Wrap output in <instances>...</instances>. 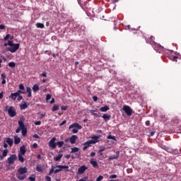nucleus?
I'll return each instance as SVG.
<instances>
[{
  "label": "nucleus",
  "instance_id": "obj_33",
  "mask_svg": "<svg viewBox=\"0 0 181 181\" xmlns=\"http://www.w3.org/2000/svg\"><path fill=\"white\" fill-rule=\"evenodd\" d=\"M25 177H26V175H17V178H18L19 180H25Z\"/></svg>",
  "mask_w": 181,
  "mask_h": 181
},
{
  "label": "nucleus",
  "instance_id": "obj_47",
  "mask_svg": "<svg viewBox=\"0 0 181 181\" xmlns=\"http://www.w3.org/2000/svg\"><path fill=\"white\" fill-rule=\"evenodd\" d=\"M93 101H95V103H97V101L98 100V97H97V96H93Z\"/></svg>",
  "mask_w": 181,
  "mask_h": 181
},
{
  "label": "nucleus",
  "instance_id": "obj_28",
  "mask_svg": "<svg viewBox=\"0 0 181 181\" xmlns=\"http://www.w3.org/2000/svg\"><path fill=\"white\" fill-rule=\"evenodd\" d=\"M80 151V148L78 147H74L71 148V153H76V152H78Z\"/></svg>",
  "mask_w": 181,
  "mask_h": 181
},
{
  "label": "nucleus",
  "instance_id": "obj_53",
  "mask_svg": "<svg viewBox=\"0 0 181 181\" xmlns=\"http://www.w3.org/2000/svg\"><path fill=\"white\" fill-rule=\"evenodd\" d=\"M146 127H149V125H151V122L149 120H147L146 122H145Z\"/></svg>",
  "mask_w": 181,
  "mask_h": 181
},
{
  "label": "nucleus",
  "instance_id": "obj_24",
  "mask_svg": "<svg viewBox=\"0 0 181 181\" xmlns=\"http://www.w3.org/2000/svg\"><path fill=\"white\" fill-rule=\"evenodd\" d=\"M25 154H19L18 153V160L21 162V163H23L25 162V158H23V156Z\"/></svg>",
  "mask_w": 181,
  "mask_h": 181
},
{
  "label": "nucleus",
  "instance_id": "obj_45",
  "mask_svg": "<svg viewBox=\"0 0 181 181\" xmlns=\"http://www.w3.org/2000/svg\"><path fill=\"white\" fill-rule=\"evenodd\" d=\"M117 175H112L110 176V179H117Z\"/></svg>",
  "mask_w": 181,
  "mask_h": 181
},
{
  "label": "nucleus",
  "instance_id": "obj_14",
  "mask_svg": "<svg viewBox=\"0 0 181 181\" xmlns=\"http://www.w3.org/2000/svg\"><path fill=\"white\" fill-rule=\"evenodd\" d=\"M6 144H8V145L10 146V147H12L13 145V139L8 137L6 139Z\"/></svg>",
  "mask_w": 181,
  "mask_h": 181
},
{
  "label": "nucleus",
  "instance_id": "obj_21",
  "mask_svg": "<svg viewBox=\"0 0 181 181\" xmlns=\"http://www.w3.org/2000/svg\"><path fill=\"white\" fill-rule=\"evenodd\" d=\"M14 144L15 145H19L21 144V139L18 136H14Z\"/></svg>",
  "mask_w": 181,
  "mask_h": 181
},
{
  "label": "nucleus",
  "instance_id": "obj_17",
  "mask_svg": "<svg viewBox=\"0 0 181 181\" xmlns=\"http://www.w3.org/2000/svg\"><path fill=\"white\" fill-rule=\"evenodd\" d=\"M25 153H26V147L25 146H21L19 154L25 155Z\"/></svg>",
  "mask_w": 181,
  "mask_h": 181
},
{
  "label": "nucleus",
  "instance_id": "obj_23",
  "mask_svg": "<svg viewBox=\"0 0 181 181\" xmlns=\"http://www.w3.org/2000/svg\"><path fill=\"white\" fill-rule=\"evenodd\" d=\"M28 107H29V103H25L23 104L20 105L21 110H26Z\"/></svg>",
  "mask_w": 181,
  "mask_h": 181
},
{
  "label": "nucleus",
  "instance_id": "obj_15",
  "mask_svg": "<svg viewBox=\"0 0 181 181\" xmlns=\"http://www.w3.org/2000/svg\"><path fill=\"white\" fill-rule=\"evenodd\" d=\"M110 107L108 105H105L104 107H101L99 110L101 112H107V111H109Z\"/></svg>",
  "mask_w": 181,
  "mask_h": 181
},
{
  "label": "nucleus",
  "instance_id": "obj_42",
  "mask_svg": "<svg viewBox=\"0 0 181 181\" xmlns=\"http://www.w3.org/2000/svg\"><path fill=\"white\" fill-rule=\"evenodd\" d=\"M104 179V177L103 175H100L97 179L96 181H101Z\"/></svg>",
  "mask_w": 181,
  "mask_h": 181
},
{
  "label": "nucleus",
  "instance_id": "obj_3",
  "mask_svg": "<svg viewBox=\"0 0 181 181\" xmlns=\"http://www.w3.org/2000/svg\"><path fill=\"white\" fill-rule=\"evenodd\" d=\"M18 125L20 127V129L22 131V135L23 136H25L26 134H28V129L25 126V124H23V121L19 120L18 121Z\"/></svg>",
  "mask_w": 181,
  "mask_h": 181
},
{
  "label": "nucleus",
  "instance_id": "obj_50",
  "mask_svg": "<svg viewBox=\"0 0 181 181\" xmlns=\"http://www.w3.org/2000/svg\"><path fill=\"white\" fill-rule=\"evenodd\" d=\"M45 180H46L47 181H52V177H50L49 176H46V177H45Z\"/></svg>",
  "mask_w": 181,
  "mask_h": 181
},
{
  "label": "nucleus",
  "instance_id": "obj_43",
  "mask_svg": "<svg viewBox=\"0 0 181 181\" xmlns=\"http://www.w3.org/2000/svg\"><path fill=\"white\" fill-rule=\"evenodd\" d=\"M50 98H52V95L47 94V97H46V101H49V100H50Z\"/></svg>",
  "mask_w": 181,
  "mask_h": 181
},
{
  "label": "nucleus",
  "instance_id": "obj_35",
  "mask_svg": "<svg viewBox=\"0 0 181 181\" xmlns=\"http://www.w3.org/2000/svg\"><path fill=\"white\" fill-rule=\"evenodd\" d=\"M64 145V141H57V146H59V148H62Z\"/></svg>",
  "mask_w": 181,
  "mask_h": 181
},
{
  "label": "nucleus",
  "instance_id": "obj_18",
  "mask_svg": "<svg viewBox=\"0 0 181 181\" xmlns=\"http://www.w3.org/2000/svg\"><path fill=\"white\" fill-rule=\"evenodd\" d=\"M100 138H101L100 135L93 136L91 137L92 140H90V141H93L95 142V143H92V144H97V142H98V139H100Z\"/></svg>",
  "mask_w": 181,
  "mask_h": 181
},
{
  "label": "nucleus",
  "instance_id": "obj_34",
  "mask_svg": "<svg viewBox=\"0 0 181 181\" xmlns=\"http://www.w3.org/2000/svg\"><path fill=\"white\" fill-rule=\"evenodd\" d=\"M54 169H56V167L55 166H52L51 167V169H50V170H49V176H50V175H52V173H54Z\"/></svg>",
  "mask_w": 181,
  "mask_h": 181
},
{
  "label": "nucleus",
  "instance_id": "obj_29",
  "mask_svg": "<svg viewBox=\"0 0 181 181\" xmlns=\"http://www.w3.org/2000/svg\"><path fill=\"white\" fill-rule=\"evenodd\" d=\"M62 158H63V154L60 153L54 158V160H56V162H59Z\"/></svg>",
  "mask_w": 181,
  "mask_h": 181
},
{
  "label": "nucleus",
  "instance_id": "obj_30",
  "mask_svg": "<svg viewBox=\"0 0 181 181\" xmlns=\"http://www.w3.org/2000/svg\"><path fill=\"white\" fill-rule=\"evenodd\" d=\"M33 91L36 93V91H39V85L35 84L33 87Z\"/></svg>",
  "mask_w": 181,
  "mask_h": 181
},
{
  "label": "nucleus",
  "instance_id": "obj_27",
  "mask_svg": "<svg viewBox=\"0 0 181 181\" xmlns=\"http://www.w3.org/2000/svg\"><path fill=\"white\" fill-rule=\"evenodd\" d=\"M18 93H11L10 95V98H11L12 100H13L15 101V100H16V98H18Z\"/></svg>",
  "mask_w": 181,
  "mask_h": 181
},
{
  "label": "nucleus",
  "instance_id": "obj_6",
  "mask_svg": "<svg viewBox=\"0 0 181 181\" xmlns=\"http://www.w3.org/2000/svg\"><path fill=\"white\" fill-rule=\"evenodd\" d=\"M122 110L124 111L125 114L128 115V117H131V115H132V109L131 107L128 105H124Z\"/></svg>",
  "mask_w": 181,
  "mask_h": 181
},
{
  "label": "nucleus",
  "instance_id": "obj_52",
  "mask_svg": "<svg viewBox=\"0 0 181 181\" xmlns=\"http://www.w3.org/2000/svg\"><path fill=\"white\" fill-rule=\"evenodd\" d=\"M66 122H67V121L64 120L63 122H62L61 124H59V127H63V125H64V124H66Z\"/></svg>",
  "mask_w": 181,
  "mask_h": 181
},
{
  "label": "nucleus",
  "instance_id": "obj_60",
  "mask_svg": "<svg viewBox=\"0 0 181 181\" xmlns=\"http://www.w3.org/2000/svg\"><path fill=\"white\" fill-rule=\"evenodd\" d=\"M16 134H19L21 132V127L16 129Z\"/></svg>",
  "mask_w": 181,
  "mask_h": 181
},
{
  "label": "nucleus",
  "instance_id": "obj_49",
  "mask_svg": "<svg viewBox=\"0 0 181 181\" xmlns=\"http://www.w3.org/2000/svg\"><path fill=\"white\" fill-rule=\"evenodd\" d=\"M28 179L30 180V181H35L36 180V178L35 177H29Z\"/></svg>",
  "mask_w": 181,
  "mask_h": 181
},
{
  "label": "nucleus",
  "instance_id": "obj_36",
  "mask_svg": "<svg viewBox=\"0 0 181 181\" xmlns=\"http://www.w3.org/2000/svg\"><path fill=\"white\" fill-rule=\"evenodd\" d=\"M16 94H18V95L19 96L20 94H26V91L25 90H21V89L18 90L17 92H16Z\"/></svg>",
  "mask_w": 181,
  "mask_h": 181
},
{
  "label": "nucleus",
  "instance_id": "obj_62",
  "mask_svg": "<svg viewBox=\"0 0 181 181\" xmlns=\"http://www.w3.org/2000/svg\"><path fill=\"white\" fill-rule=\"evenodd\" d=\"M4 148H5V149H6V148H8V144L5 143V141L4 143Z\"/></svg>",
  "mask_w": 181,
  "mask_h": 181
},
{
  "label": "nucleus",
  "instance_id": "obj_25",
  "mask_svg": "<svg viewBox=\"0 0 181 181\" xmlns=\"http://www.w3.org/2000/svg\"><path fill=\"white\" fill-rule=\"evenodd\" d=\"M26 93H28V97H32V88L30 87L26 88Z\"/></svg>",
  "mask_w": 181,
  "mask_h": 181
},
{
  "label": "nucleus",
  "instance_id": "obj_51",
  "mask_svg": "<svg viewBox=\"0 0 181 181\" xmlns=\"http://www.w3.org/2000/svg\"><path fill=\"white\" fill-rule=\"evenodd\" d=\"M33 148L34 149H37V144L36 143H34V144H33Z\"/></svg>",
  "mask_w": 181,
  "mask_h": 181
},
{
  "label": "nucleus",
  "instance_id": "obj_46",
  "mask_svg": "<svg viewBox=\"0 0 181 181\" xmlns=\"http://www.w3.org/2000/svg\"><path fill=\"white\" fill-rule=\"evenodd\" d=\"M72 132H73V134H77V132H78V129H72Z\"/></svg>",
  "mask_w": 181,
  "mask_h": 181
},
{
  "label": "nucleus",
  "instance_id": "obj_4",
  "mask_svg": "<svg viewBox=\"0 0 181 181\" xmlns=\"http://www.w3.org/2000/svg\"><path fill=\"white\" fill-rule=\"evenodd\" d=\"M18 159V157L16 155L13 154L9 158H7V163L8 166H11V165H13L15 163V160Z\"/></svg>",
  "mask_w": 181,
  "mask_h": 181
},
{
  "label": "nucleus",
  "instance_id": "obj_56",
  "mask_svg": "<svg viewBox=\"0 0 181 181\" xmlns=\"http://www.w3.org/2000/svg\"><path fill=\"white\" fill-rule=\"evenodd\" d=\"M33 138H35L36 139H39L40 137L39 136V135L38 134H34L33 135Z\"/></svg>",
  "mask_w": 181,
  "mask_h": 181
},
{
  "label": "nucleus",
  "instance_id": "obj_58",
  "mask_svg": "<svg viewBox=\"0 0 181 181\" xmlns=\"http://www.w3.org/2000/svg\"><path fill=\"white\" fill-rule=\"evenodd\" d=\"M4 98V92L0 93V100H2Z\"/></svg>",
  "mask_w": 181,
  "mask_h": 181
},
{
  "label": "nucleus",
  "instance_id": "obj_48",
  "mask_svg": "<svg viewBox=\"0 0 181 181\" xmlns=\"http://www.w3.org/2000/svg\"><path fill=\"white\" fill-rule=\"evenodd\" d=\"M61 110L62 111H66V110H67V106H62Z\"/></svg>",
  "mask_w": 181,
  "mask_h": 181
},
{
  "label": "nucleus",
  "instance_id": "obj_44",
  "mask_svg": "<svg viewBox=\"0 0 181 181\" xmlns=\"http://www.w3.org/2000/svg\"><path fill=\"white\" fill-rule=\"evenodd\" d=\"M117 156H112L109 158L110 160H114V159H117Z\"/></svg>",
  "mask_w": 181,
  "mask_h": 181
},
{
  "label": "nucleus",
  "instance_id": "obj_12",
  "mask_svg": "<svg viewBox=\"0 0 181 181\" xmlns=\"http://www.w3.org/2000/svg\"><path fill=\"white\" fill-rule=\"evenodd\" d=\"M72 128H76V129H81L82 127L78 123H74L73 124H71L69 126V129H71Z\"/></svg>",
  "mask_w": 181,
  "mask_h": 181
},
{
  "label": "nucleus",
  "instance_id": "obj_1",
  "mask_svg": "<svg viewBox=\"0 0 181 181\" xmlns=\"http://www.w3.org/2000/svg\"><path fill=\"white\" fill-rule=\"evenodd\" d=\"M8 46H10V47H8L6 50L8 52H11V53H15L17 50L19 49L20 44H15L13 43V40H8Z\"/></svg>",
  "mask_w": 181,
  "mask_h": 181
},
{
  "label": "nucleus",
  "instance_id": "obj_13",
  "mask_svg": "<svg viewBox=\"0 0 181 181\" xmlns=\"http://www.w3.org/2000/svg\"><path fill=\"white\" fill-rule=\"evenodd\" d=\"M86 170H87V167H86V165H82L78 168V173H79V175H83Z\"/></svg>",
  "mask_w": 181,
  "mask_h": 181
},
{
  "label": "nucleus",
  "instance_id": "obj_39",
  "mask_svg": "<svg viewBox=\"0 0 181 181\" xmlns=\"http://www.w3.org/2000/svg\"><path fill=\"white\" fill-rule=\"evenodd\" d=\"M59 110V105H54L53 107H52V111H57Z\"/></svg>",
  "mask_w": 181,
  "mask_h": 181
},
{
  "label": "nucleus",
  "instance_id": "obj_10",
  "mask_svg": "<svg viewBox=\"0 0 181 181\" xmlns=\"http://www.w3.org/2000/svg\"><path fill=\"white\" fill-rule=\"evenodd\" d=\"M18 175H25V173H28V168L26 167L20 168L18 170Z\"/></svg>",
  "mask_w": 181,
  "mask_h": 181
},
{
  "label": "nucleus",
  "instance_id": "obj_26",
  "mask_svg": "<svg viewBox=\"0 0 181 181\" xmlns=\"http://www.w3.org/2000/svg\"><path fill=\"white\" fill-rule=\"evenodd\" d=\"M1 77L2 78L1 84H6V80H5V78H6V76L5 74H1Z\"/></svg>",
  "mask_w": 181,
  "mask_h": 181
},
{
  "label": "nucleus",
  "instance_id": "obj_37",
  "mask_svg": "<svg viewBox=\"0 0 181 181\" xmlns=\"http://www.w3.org/2000/svg\"><path fill=\"white\" fill-rule=\"evenodd\" d=\"M8 152H9V151L6 148L5 150H4V151H3V153H2V156H4V158H5L6 156H8Z\"/></svg>",
  "mask_w": 181,
  "mask_h": 181
},
{
  "label": "nucleus",
  "instance_id": "obj_22",
  "mask_svg": "<svg viewBox=\"0 0 181 181\" xmlns=\"http://www.w3.org/2000/svg\"><path fill=\"white\" fill-rule=\"evenodd\" d=\"M102 118H103V119H105V121H110V119H111V115L108 114H104L102 116Z\"/></svg>",
  "mask_w": 181,
  "mask_h": 181
},
{
  "label": "nucleus",
  "instance_id": "obj_9",
  "mask_svg": "<svg viewBox=\"0 0 181 181\" xmlns=\"http://www.w3.org/2000/svg\"><path fill=\"white\" fill-rule=\"evenodd\" d=\"M93 143H95V141H87L86 142H85L83 144V151H86V149H87V148H88L89 146H91Z\"/></svg>",
  "mask_w": 181,
  "mask_h": 181
},
{
  "label": "nucleus",
  "instance_id": "obj_2",
  "mask_svg": "<svg viewBox=\"0 0 181 181\" xmlns=\"http://www.w3.org/2000/svg\"><path fill=\"white\" fill-rule=\"evenodd\" d=\"M5 108V111H7L10 117H13L16 116V110H15V107H13V106H11L9 108L8 106H6Z\"/></svg>",
  "mask_w": 181,
  "mask_h": 181
},
{
  "label": "nucleus",
  "instance_id": "obj_7",
  "mask_svg": "<svg viewBox=\"0 0 181 181\" xmlns=\"http://www.w3.org/2000/svg\"><path fill=\"white\" fill-rule=\"evenodd\" d=\"M146 43L151 45V46H158V44L155 42V37L151 36L148 38H146Z\"/></svg>",
  "mask_w": 181,
  "mask_h": 181
},
{
  "label": "nucleus",
  "instance_id": "obj_55",
  "mask_svg": "<svg viewBox=\"0 0 181 181\" xmlns=\"http://www.w3.org/2000/svg\"><path fill=\"white\" fill-rule=\"evenodd\" d=\"M177 59H179V57H177V56H174V57H173V62H177Z\"/></svg>",
  "mask_w": 181,
  "mask_h": 181
},
{
  "label": "nucleus",
  "instance_id": "obj_32",
  "mask_svg": "<svg viewBox=\"0 0 181 181\" xmlns=\"http://www.w3.org/2000/svg\"><path fill=\"white\" fill-rule=\"evenodd\" d=\"M37 172H43V168L40 165H37L36 167Z\"/></svg>",
  "mask_w": 181,
  "mask_h": 181
},
{
  "label": "nucleus",
  "instance_id": "obj_19",
  "mask_svg": "<svg viewBox=\"0 0 181 181\" xmlns=\"http://www.w3.org/2000/svg\"><path fill=\"white\" fill-rule=\"evenodd\" d=\"M90 164L93 165V168H98V163L95 159L93 158L90 161Z\"/></svg>",
  "mask_w": 181,
  "mask_h": 181
},
{
  "label": "nucleus",
  "instance_id": "obj_64",
  "mask_svg": "<svg viewBox=\"0 0 181 181\" xmlns=\"http://www.w3.org/2000/svg\"><path fill=\"white\" fill-rule=\"evenodd\" d=\"M90 156L91 157L95 156V153L91 152Z\"/></svg>",
  "mask_w": 181,
  "mask_h": 181
},
{
  "label": "nucleus",
  "instance_id": "obj_11",
  "mask_svg": "<svg viewBox=\"0 0 181 181\" xmlns=\"http://www.w3.org/2000/svg\"><path fill=\"white\" fill-rule=\"evenodd\" d=\"M78 139V136L73 135L71 137L69 138V141L72 145H74V144H76V141H77Z\"/></svg>",
  "mask_w": 181,
  "mask_h": 181
},
{
  "label": "nucleus",
  "instance_id": "obj_63",
  "mask_svg": "<svg viewBox=\"0 0 181 181\" xmlns=\"http://www.w3.org/2000/svg\"><path fill=\"white\" fill-rule=\"evenodd\" d=\"M5 29V25H0V30Z\"/></svg>",
  "mask_w": 181,
  "mask_h": 181
},
{
  "label": "nucleus",
  "instance_id": "obj_38",
  "mask_svg": "<svg viewBox=\"0 0 181 181\" xmlns=\"http://www.w3.org/2000/svg\"><path fill=\"white\" fill-rule=\"evenodd\" d=\"M107 139H113V141H117V137H115V136L109 135L107 136Z\"/></svg>",
  "mask_w": 181,
  "mask_h": 181
},
{
  "label": "nucleus",
  "instance_id": "obj_16",
  "mask_svg": "<svg viewBox=\"0 0 181 181\" xmlns=\"http://www.w3.org/2000/svg\"><path fill=\"white\" fill-rule=\"evenodd\" d=\"M90 114H92V115H94V117H96V118H100V112H97V110H90Z\"/></svg>",
  "mask_w": 181,
  "mask_h": 181
},
{
  "label": "nucleus",
  "instance_id": "obj_8",
  "mask_svg": "<svg viewBox=\"0 0 181 181\" xmlns=\"http://www.w3.org/2000/svg\"><path fill=\"white\" fill-rule=\"evenodd\" d=\"M57 144L56 137H53L48 143L49 148H52V149H56Z\"/></svg>",
  "mask_w": 181,
  "mask_h": 181
},
{
  "label": "nucleus",
  "instance_id": "obj_5",
  "mask_svg": "<svg viewBox=\"0 0 181 181\" xmlns=\"http://www.w3.org/2000/svg\"><path fill=\"white\" fill-rule=\"evenodd\" d=\"M55 168H58L59 169L54 170V173H59V172H62L63 169H66L65 172H69V165H56Z\"/></svg>",
  "mask_w": 181,
  "mask_h": 181
},
{
  "label": "nucleus",
  "instance_id": "obj_61",
  "mask_svg": "<svg viewBox=\"0 0 181 181\" xmlns=\"http://www.w3.org/2000/svg\"><path fill=\"white\" fill-rule=\"evenodd\" d=\"M104 151H105V148H100L98 152L101 153V152H104Z\"/></svg>",
  "mask_w": 181,
  "mask_h": 181
},
{
  "label": "nucleus",
  "instance_id": "obj_31",
  "mask_svg": "<svg viewBox=\"0 0 181 181\" xmlns=\"http://www.w3.org/2000/svg\"><path fill=\"white\" fill-rule=\"evenodd\" d=\"M36 27L40 28V29H43V28H45V24H43L42 23H36Z\"/></svg>",
  "mask_w": 181,
  "mask_h": 181
},
{
  "label": "nucleus",
  "instance_id": "obj_57",
  "mask_svg": "<svg viewBox=\"0 0 181 181\" xmlns=\"http://www.w3.org/2000/svg\"><path fill=\"white\" fill-rule=\"evenodd\" d=\"M40 124H42L41 121H37L35 122V125H40Z\"/></svg>",
  "mask_w": 181,
  "mask_h": 181
},
{
  "label": "nucleus",
  "instance_id": "obj_54",
  "mask_svg": "<svg viewBox=\"0 0 181 181\" xmlns=\"http://www.w3.org/2000/svg\"><path fill=\"white\" fill-rule=\"evenodd\" d=\"M21 100H23V97H22V95H19L18 97V101H21Z\"/></svg>",
  "mask_w": 181,
  "mask_h": 181
},
{
  "label": "nucleus",
  "instance_id": "obj_40",
  "mask_svg": "<svg viewBox=\"0 0 181 181\" xmlns=\"http://www.w3.org/2000/svg\"><path fill=\"white\" fill-rule=\"evenodd\" d=\"M16 64H15V62H13L8 63V67H11V68L16 67Z\"/></svg>",
  "mask_w": 181,
  "mask_h": 181
},
{
  "label": "nucleus",
  "instance_id": "obj_20",
  "mask_svg": "<svg viewBox=\"0 0 181 181\" xmlns=\"http://www.w3.org/2000/svg\"><path fill=\"white\" fill-rule=\"evenodd\" d=\"M8 39H9L10 40H13V35H11V34H7V35L4 37V40L5 42H6V40H8Z\"/></svg>",
  "mask_w": 181,
  "mask_h": 181
},
{
  "label": "nucleus",
  "instance_id": "obj_59",
  "mask_svg": "<svg viewBox=\"0 0 181 181\" xmlns=\"http://www.w3.org/2000/svg\"><path fill=\"white\" fill-rule=\"evenodd\" d=\"M41 76H42V77H47V74H46V72H43V73L41 74Z\"/></svg>",
  "mask_w": 181,
  "mask_h": 181
},
{
  "label": "nucleus",
  "instance_id": "obj_41",
  "mask_svg": "<svg viewBox=\"0 0 181 181\" xmlns=\"http://www.w3.org/2000/svg\"><path fill=\"white\" fill-rule=\"evenodd\" d=\"M19 90H21L22 91H25V86L23 84L21 83L19 86Z\"/></svg>",
  "mask_w": 181,
  "mask_h": 181
}]
</instances>
